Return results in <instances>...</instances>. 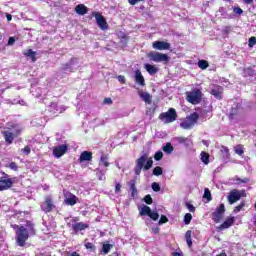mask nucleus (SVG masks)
<instances>
[{
    "mask_svg": "<svg viewBox=\"0 0 256 256\" xmlns=\"http://www.w3.org/2000/svg\"><path fill=\"white\" fill-rule=\"evenodd\" d=\"M41 209L44 213H51V211L55 209V204H53V199H51L50 196L45 198V202L41 205Z\"/></svg>",
    "mask_w": 256,
    "mask_h": 256,
    "instance_id": "12",
    "label": "nucleus"
},
{
    "mask_svg": "<svg viewBox=\"0 0 256 256\" xmlns=\"http://www.w3.org/2000/svg\"><path fill=\"white\" fill-rule=\"evenodd\" d=\"M186 207H187L188 211H190V213H195V206H193V204L187 202Z\"/></svg>",
    "mask_w": 256,
    "mask_h": 256,
    "instance_id": "49",
    "label": "nucleus"
},
{
    "mask_svg": "<svg viewBox=\"0 0 256 256\" xmlns=\"http://www.w3.org/2000/svg\"><path fill=\"white\" fill-rule=\"evenodd\" d=\"M117 79H118V81H119L120 83H125V76L119 75V76L117 77Z\"/></svg>",
    "mask_w": 256,
    "mask_h": 256,
    "instance_id": "59",
    "label": "nucleus"
},
{
    "mask_svg": "<svg viewBox=\"0 0 256 256\" xmlns=\"http://www.w3.org/2000/svg\"><path fill=\"white\" fill-rule=\"evenodd\" d=\"M75 69H76L75 62L73 60H71L70 62H68L62 66L61 73H66V74L73 73V71H75Z\"/></svg>",
    "mask_w": 256,
    "mask_h": 256,
    "instance_id": "18",
    "label": "nucleus"
},
{
    "mask_svg": "<svg viewBox=\"0 0 256 256\" xmlns=\"http://www.w3.org/2000/svg\"><path fill=\"white\" fill-rule=\"evenodd\" d=\"M67 149L68 147L65 144L55 147L53 149L54 157H57V159H59V157H63V155L67 153Z\"/></svg>",
    "mask_w": 256,
    "mask_h": 256,
    "instance_id": "15",
    "label": "nucleus"
},
{
    "mask_svg": "<svg viewBox=\"0 0 256 256\" xmlns=\"http://www.w3.org/2000/svg\"><path fill=\"white\" fill-rule=\"evenodd\" d=\"M235 153L236 155H243V153H245V151L243 150V145H237L235 147Z\"/></svg>",
    "mask_w": 256,
    "mask_h": 256,
    "instance_id": "40",
    "label": "nucleus"
},
{
    "mask_svg": "<svg viewBox=\"0 0 256 256\" xmlns=\"http://www.w3.org/2000/svg\"><path fill=\"white\" fill-rule=\"evenodd\" d=\"M201 161L204 165H209V154L207 152H201Z\"/></svg>",
    "mask_w": 256,
    "mask_h": 256,
    "instance_id": "32",
    "label": "nucleus"
},
{
    "mask_svg": "<svg viewBox=\"0 0 256 256\" xmlns=\"http://www.w3.org/2000/svg\"><path fill=\"white\" fill-rule=\"evenodd\" d=\"M139 96L141 97L142 100L148 103V105H151V94H149L148 92L140 91Z\"/></svg>",
    "mask_w": 256,
    "mask_h": 256,
    "instance_id": "28",
    "label": "nucleus"
},
{
    "mask_svg": "<svg viewBox=\"0 0 256 256\" xmlns=\"http://www.w3.org/2000/svg\"><path fill=\"white\" fill-rule=\"evenodd\" d=\"M223 215H225V204H220L216 211L213 212L212 219L215 223H219L223 219Z\"/></svg>",
    "mask_w": 256,
    "mask_h": 256,
    "instance_id": "9",
    "label": "nucleus"
},
{
    "mask_svg": "<svg viewBox=\"0 0 256 256\" xmlns=\"http://www.w3.org/2000/svg\"><path fill=\"white\" fill-rule=\"evenodd\" d=\"M173 146L171 145V143H167L164 147H163V151L164 153H167L168 155H171V153H173Z\"/></svg>",
    "mask_w": 256,
    "mask_h": 256,
    "instance_id": "33",
    "label": "nucleus"
},
{
    "mask_svg": "<svg viewBox=\"0 0 256 256\" xmlns=\"http://www.w3.org/2000/svg\"><path fill=\"white\" fill-rule=\"evenodd\" d=\"M96 171L99 172V174H98L99 181H105V171L101 170V168H97Z\"/></svg>",
    "mask_w": 256,
    "mask_h": 256,
    "instance_id": "39",
    "label": "nucleus"
},
{
    "mask_svg": "<svg viewBox=\"0 0 256 256\" xmlns=\"http://www.w3.org/2000/svg\"><path fill=\"white\" fill-rule=\"evenodd\" d=\"M111 247H113V245L111 244H103V253L105 255H107L110 251H111Z\"/></svg>",
    "mask_w": 256,
    "mask_h": 256,
    "instance_id": "42",
    "label": "nucleus"
},
{
    "mask_svg": "<svg viewBox=\"0 0 256 256\" xmlns=\"http://www.w3.org/2000/svg\"><path fill=\"white\" fill-rule=\"evenodd\" d=\"M35 234V226L31 222H26L24 226H20L16 230V242L19 247H25V243L27 239L31 237V235Z\"/></svg>",
    "mask_w": 256,
    "mask_h": 256,
    "instance_id": "1",
    "label": "nucleus"
},
{
    "mask_svg": "<svg viewBox=\"0 0 256 256\" xmlns=\"http://www.w3.org/2000/svg\"><path fill=\"white\" fill-rule=\"evenodd\" d=\"M135 183H136L135 179L130 180L128 183V185L130 186V191H132L133 196L137 195V188L135 187Z\"/></svg>",
    "mask_w": 256,
    "mask_h": 256,
    "instance_id": "31",
    "label": "nucleus"
},
{
    "mask_svg": "<svg viewBox=\"0 0 256 256\" xmlns=\"http://www.w3.org/2000/svg\"><path fill=\"white\" fill-rule=\"evenodd\" d=\"M241 199V193H239L237 190H232L228 195V202L230 205H233V203H237Z\"/></svg>",
    "mask_w": 256,
    "mask_h": 256,
    "instance_id": "16",
    "label": "nucleus"
},
{
    "mask_svg": "<svg viewBox=\"0 0 256 256\" xmlns=\"http://www.w3.org/2000/svg\"><path fill=\"white\" fill-rule=\"evenodd\" d=\"M134 79L137 85H140V87H145V78L143 77V74H141L140 70L135 71Z\"/></svg>",
    "mask_w": 256,
    "mask_h": 256,
    "instance_id": "19",
    "label": "nucleus"
},
{
    "mask_svg": "<svg viewBox=\"0 0 256 256\" xmlns=\"http://www.w3.org/2000/svg\"><path fill=\"white\" fill-rule=\"evenodd\" d=\"M89 225L83 222H78L72 224V229L75 231V233H79V231H85V229H88Z\"/></svg>",
    "mask_w": 256,
    "mask_h": 256,
    "instance_id": "20",
    "label": "nucleus"
},
{
    "mask_svg": "<svg viewBox=\"0 0 256 256\" xmlns=\"http://www.w3.org/2000/svg\"><path fill=\"white\" fill-rule=\"evenodd\" d=\"M48 111L51 113V115H57V113H61V111H59V106H57V103L55 102H52L48 106Z\"/></svg>",
    "mask_w": 256,
    "mask_h": 256,
    "instance_id": "26",
    "label": "nucleus"
},
{
    "mask_svg": "<svg viewBox=\"0 0 256 256\" xmlns=\"http://www.w3.org/2000/svg\"><path fill=\"white\" fill-rule=\"evenodd\" d=\"M6 17H7V20H8V21H11V19H12L11 14H7V16H6Z\"/></svg>",
    "mask_w": 256,
    "mask_h": 256,
    "instance_id": "64",
    "label": "nucleus"
},
{
    "mask_svg": "<svg viewBox=\"0 0 256 256\" xmlns=\"http://www.w3.org/2000/svg\"><path fill=\"white\" fill-rule=\"evenodd\" d=\"M160 119L164 123H173L177 119V111L174 108H170L167 112L160 114Z\"/></svg>",
    "mask_w": 256,
    "mask_h": 256,
    "instance_id": "7",
    "label": "nucleus"
},
{
    "mask_svg": "<svg viewBox=\"0 0 256 256\" xmlns=\"http://www.w3.org/2000/svg\"><path fill=\"white\" fill-rule=\"evenodd\" d=\"M104 103L105 105H111V103H113V100H111V98H105Z\"/></svg>",
    "mask_w": 256,
    "mask_h": 256,
    "instance_id": "57",
    "label": "nucleus"
},
{
    "mask_svg": "<svg viewBox=\"0 0 256 256\" xmlns=\"http://www.w3.org/2000/svg\"><path fill=\"white\" fill-rule=\"evenodd\" d=\"M16 178H10L5 172H2V177H0V191H7L11 189L15 183Z\"/></svg>",
    "mask_w": 256,
    "mask_h": 256,
    "instance_id": "4",
    "label": "nucleus"
},
{
    "mask_svg": "<svg viewBox=\"0 0 256 256\" xmlns=\"http://www.w3.org/2000/svg\"><path fill=\"white\" fill-rule=\"evenodd\" d=\"M203 197L207 199V201H211V191H209V188H205Z\"/></svg>",
    "mask_w": 256,
    "mask_h": 256,
    "instance_id": "43",
    "label": "nucleus"
},
{
    "mask_svg": "<svg viewBox=\"0 0 256 256\" xmlns=\"http://www.w3.org/2000/svg\"><path fill=\"white\" fill-rule=\"evenodd\" d=\"M246 5H251L253 0H242Z\"/></svg>",
    "mask_w": 256,
    "mask_h": 256,
    "instance_id": "63",
    "label": "nucleus"
},
{
    "mask_svg": "<svg viewBox=\"0 0 256 256\" xmlns=\"http://www.w3.org/2000/svg\"><path fill=\"white\" fill-rule=\"evenodd\" d=\"M93 153L90 151H83L79 157V162L83 163L84 161H92Z\"/></svg>",
    "mask_w": 256,
    "mask_h": 256,
    "instance_id": "21",
    "label": "nucleus"
},
{
    "mask_svg": "<svg viewBox=\"0 0 256 256\" xmlns=\"http://www.w3.org/2000/svg\"><path fill=\"white\" fill-rule=\"evenodd\" d=\"M26 57H30V59L35 63L37 61V58L35 57L37 55V52L32 51L29 49L26 53H24Z\"/></svg>",
    "mask_w": 256,
    "mask_h": 256,
    "instance_id": "29",
    "label": "nucleus"
},
{
    "mask_svg": "<svg viewBox=\"0 0 256 256\" xmlns=\"http://www.w3.org/2000/svg\"><path fill=\"white\" fill-rule=\"evenodd\" d=\"M248 43H249V47L255 46L256 45V38L255 37L249 38Z\"/></svg>",
    "mask_w": 256,
    "mask_h": 256,
    "instance_id": "51",
    "label": "nucleus"
},
{
    "mask_svg": "<svg viewBox=\"0 0 256 256\" xmlns=\"http://www.w3.org/2000/svg\"><path fill=\"white\" fill-rule=\"evenodd\" d=\"M153 167V160L147 156V154L142 155L136 160V166L134 168L135 175H141V171H149Z\"/></svg>",
    "mask_w": 256,
    "mask_h": 256,
    "instance_id": "2",
    "label": "nucleus"
},
{
    "mask_svg": "<svg viewBox=\"0 0 256 256\" xmlns=\"http://www.w3.org/2000/svg\"><path fill=\"white\" fill-rule=\"evenodd\" d=\"M9 167H10V169H12V171H17V169H18L17 163H15V162H11L9 164Z\"/></svg>",
    "mask_w": 256,
    "mask_h": 256,
    "instance_id": "53",
    "label": "nucleus"
},
{
    "mask_svg": "<svg viewBox=\"0 0 256 256\" xmlns=\"http://www.w3.org/2000/svg\"><path fill=\"white\" fill-rule=\"evenodd\" d=\"M234 223H235L234 217L228 218L226 221H224L220 225L219 229H229V227H231Z\"/></svg>",
    "mask_w": 256,
    "mask_h": 256,
    "instance_id": "23",
    "label": "nucleus"
},
{
    "mask_svg": "<svg viewBox=\"0 0 256 256\" xmlns=\"http://www.w3.org/2000/svg\"><path fill=\"white\" fill-rule=\"evenodd\" d=\"M85 247H86V249H90V250L95 249V246L91 242L85 243Z\"/></svg>",
    "mask_w": 256,
    "mask_h": 256,
    "instance_id": "54",
    "label": "nucleus"
},
{
    "mask_svg": "<svg viewBox=\"0 0 256 256\" xmlns=\"http://www.w3.org/2000/svg\"><path fill=\"white\" fill-rule=\"evenodd\" d=\"M173 141L174 143H178V145H185V147H191L193 145L191 138L175 137Z\"/></svg>",
    "mask_w": 256,
    "mask_h": 256,
    "instance_id": "17",
    "label": "nucleus"
},
{
    "mask_svg": "<svg viewBox=\"0 0 256 256\" xmlns=\"http://www.w3.org/2000/svg\"><path fill=\"white\" fill-rule=\"evenodd\" d=\"M93 16L96 19V23L98 27L102 31H107V29H109V24H107V20H105V17H103V15H101L99 12H95Z\"/></svg>",
    "mask_w": 256,
    "mask_h": 256,
    "instance_id": "8",
    "label": "nucleus"
},
{
    "mask_svg": "<svg viewBox=\"0 0 256 256\" xmlns=\"http://www.w3.org/2000/svg\"><path fill=\"white\" fill-rule=\"evenodd\" d=\"M245 207V202L240 203L238 206L234 208V213H239Z\"/></svg>",
    "mask_w": 256,
    "mask_h": 256,
    "instance_id": "46",
    "label": "nucleus"
},
{
    "mask_svg": "<svg viewBox=\"0 0 256 256\" xmlns=\"http://www.w3.org/2000/svg\"><path fill=\"white\" fill-rule=\"evenodd\" d=\"M152 47L156 49V51H169L171 44L165 41H155L152 43Z\"/></svg>",
    "mask_w": 256,
    "mask_h": 256,
    "instance_id": "10",
    "label": "nucleus"
},
{
    "mask_svg": "<svg viewBox=\"0 0 256 256\" xmlns=\"http://www.w3.org/2000/svg\"><path fill=\"white\" fill-rule=\"evenodd\" d=\"M152 233H154V235H157L159 233V227L152 228Z\"/></svg>",
    "mask_w": 256,
    "mask_h": 256,
    "instance_id": "62",
    "label": "nucleus"
},
{
    "mask_svg": "<svg viewBox=\"0 0 256 256\" xmlns=\"http://www.w3.org/2000/svg\"><path fill=\"white\" fill-rule=\"evenodd\" d=\"M140 1H144V0H128L130 5H137V3H140Z\"/></svg>",
    "mask_w": 256,
    "mask_h": 256,
    "instance_id": "56",
    "label": "nucleus"
},
{
    "mask_svg": "<svg viewBox=\"0 0 256 256\" xmlns=\"http://www.w3.org/2000/svg\"><path fill=\"white\" fill-rule=\"evenodd\" d=\"M151 213V208L149 206H143L141 209H140V215L141 217H145V215H150Z\"/></svg>",
    "mask_w": 256,
    "mask_h": 256,
    "instance_id": "30",
    "label": "nucleus"
},
{
    "mask_svg": "<svg viewBox=\"0 0 256 256\" xmlns=\"http://www.w3.org/2000/svg\"><path fill=\"white\" fill-rule=\"evenodd\" d=\"M148 217L152 219L153 221H157L159 219V213L155 211H150V214H148Z\"/></svg>",
    "mask_w": 256,
    "mask_h": 256,
    "instance_id": "38",
    "label": "nucleus"
},
{
    "mask_svg": "<svg viewBox=\"0 0 256 256\" xmlns=\"http://www.w3.org/2000/svg\"><path fill=\"white\" fill-rule=\"evenodd\" d=\"M154 159L155 161H161L163 159V152L161 151L156 152L154 155Z\"/></svg>",
    "mask_w": 256,
    "mask_h": 256,
    "instance_id": "45",
    "label": "nucleus"
},
{
    "mask_svg": "<svg viewBox=\"0 0 256 256\" xmlns=\"http://www.w3.org/2000/svg\"><path fill=\"white\" fill-rule=\"evenodd\" d=\"M233 11L236 15H243V9L240 7H234Z\"/></svg>",
    "mask_w": 256,
    "mask_h": 256,
    "instance_id": "52",
    "label": "nucleus"
},
{
    "mask_svg": "<svg viewBox=\"0 0 256 256\" xmlns=\"http://www.w3.org/2000/svg\"><path fill=\"white\" fill-rule=\"evenodd\" d=\"M144 201L147 203V205H151V203H153V198H151V195H146L144 197Z\"/></svg>",
    "mask_w": 256,
    "mask_h": 256,
    "instance_id": "50",
    "label": "nucleus"
},
{
    "mask_svg": "<svg viewBox=\"0 0 256 256\" xmlns=\"http://www.w3.org/2000/svg\"><path fill=\"white\" fill-rule=\"evenodd\" d=\"M22 152L25 153L26 155H29V153H31V148L29 146H25L22 149Z\"/></svg>",
    "mask_w": 256,
    "mask_h": 256,
    "instance_id": "55",
    "label": "nucleus"
},
{
    "mask_svg": "<svg viewBox=\"0 0 256 256\" xmlns=\"http://www.w3.org/2000/svg\"><path fill=\"white\" fill-rule=\"evenodd\" d=\"M221 153L223 154V157H225V159H229L230 157V153H229V148L222 146L221 147Z\"/></svg>",
    "mask_w": 256,
    "mask_h": 256,
    "instance_id": "35",
    "label": "nucleus"
},
{
    "mask_svg": "<svg viewBox=\"0 0 256 256\" xmlns=\"http://www.w3.org/2000/svg\"><path fill=\"white\" fill-rule=\"evenodd\" d=\"M148 58L150 61H154L155 63H167V61H169V56L167 54L155 51H151L148 54Z\"/></svg>",
    "mask_w": 256,
    "mask_h": 256,
    "instance_id": "6",
    "label": "nucleus"
},
{
    "mask_svg": "<svg viewBox=\"0 0 256 256\" xmlns=\"http://www.w3.org/2000/svg\"><path fill=\"white\" fill-rule=\"evenodd\" d=\"M172 256H183V252H172Z\"/></svg>",
    "mask_w": 256,
    "mask_h": 256,
    "instance_id": "61",
    "label": "nucleus"
},
{
    "mask_svg": "<svg viewBox=\"0 0 256 256\" xmlns=\"http://www.w3.org/2000/svg\"><path fill=\"white\" fill-rule=\"evenodd\" d=\"M235 180L237 181L238 185H241V183H249V179L247 178L241 179L239 177H235Z\"/></svg>",
    "mask_w": 256,
    "mask_h": 256,
    "instance_id": "48",
    "label": "nucleus"
},
{
    "mask_svg": "<svg viewBox=\"0 0 256 256\" xmlns=\"http://www.w3.org/2000/svg\"><path fill=\"white\" fill-rule=\"evenodd\" d=\"M201 99H203V93H201V90L199 89L186 92V100L192 105H199V103H201Z\"/></svg>",
    "mask_w": 256,
    "mask_h": 256,
    "instance_id": "3",
    "label": "nucleus"
},
{
    "mask_svg": "<svg viewBox=\"0 0 256 256\" xmlns=\"http://www.w3.org/2000/svg\"><path fill=\"white\" fill-rule=\"evenodd\" d=\"M167 221H169V219L167 218V216L165 215H162L159 222H158V225H163L165 223H167Z\"/></svg>",
    "mask_w": 256,
    "mask_h": 256,
    "instance_id": "47",
    "label": "nucleus"
},
{
    "mask_svg": "<svg viewBox=\"0 0 256 256\" xmlns=\"http://www.w3.org/2000/svg\"><path fill=\"white\" fill-rule=\"evenodd\" d=\"M152 189H153V191H155L156 193H159V191H161V186L159 185V183L154 182V183H152Z\"/></svg>",
    "mask_w": 256,
    "mask_h": 256,
    "instance_id": "44",
    "label": "nucleus"
},
{
    "mask_svg": "<svg viewBox=\"0 0 256 256\" xmlns=\"http://www.w3.org/2000/svg\"><path fill=\"white\" fill-rule=\"evenodd\" d=\"M198 67L200 69H207V67H209V62H207L206 60H199Z\"/></svg>",
    "mask_w": 256,
    "mask_h": 256,
    "instance_id": "36",
    "label": "nucleus"
},
{
    "mask_svg": "<svg viewBox=\"0 0 256 256\" xmlns=\"http://www.w3.org/2000/svg\"><path fill=\"white\" fill-rule=\"evenodd\" d=\"M211 95H213L216 99H222V97H223V87L215 86L211 90Z\"/></svg>",
    "mask_w": 256,
    "mask_h": 256,
    "instance_id": "22",
    "label": "nucleus"
},
{
    "mask_svg": "<svg viewBox=\"0 0 256 256\" xmlns=\"http://www.w3.org/2000/svg\"><path fill=\"white\" fill-rule=\"evenodd\" d=\"M64 203L73 207V205L77 204V196L71 192H64Z\"/></svg>",
    "mask_w": 256,
    "mask_h": 256,
    "instance_id": "13",
    "label": "nucleus"
},
{
    "mask_svg": "<svg viewBox=\"0 0 256 256\" xmlns=\"http://www.w3.org/2000/svg\"><path fill=\"white\" fill-rule=\"evenodd\" d=\"M144 69H146V71H147V73H149V75H155L159 71V68H157L151 64H145Z\"/></svg>",
    "mask_w": 256,
    "mask_h": 256,
    "instance_id": "25",
    "label": "nucleus"
},
{
    "mask_svg": "<svg viewBox=\"0 0 256 256\" xmlns=\"http://www.w3.org/2000/svg\"><path fill=\"white\" fill-rule=\"evenodd\" d=\"M15 44V38L14 37H10L8 39V45H14Z\"/></svg>",
    "mask_w": 256,
    "mask_h": 256,
    "instance_id": "58",
    "label": "nucleus"
},
{
    "mask_svg": "<svg viewBox=\"0 0 256 256\" xmlns=\"http://www.w3.org/2000/svg\"><path fill=\"white\" fill-rule=\"evenodd\" d=\"M121 191V184H116V186H115V192L116 193H119Z\"/></svg>",
    "mask_w": 256,
    "mask_h": 256,
    "instance_id": "60",
    "label": "nucleus"
},
{
    "mask_svg": "<svg viewBox=\"0 0 256 256\" xmlns=\"http://www.w3.org/2000/svg\"><path fill=\"white\" fill-rule=\"evenodd\" d=\"M4 129L6 131H9L10 133H16V137H19V135H21V132L23 131V128H21V126L16 123H8L6 127H4Z\"/></svg>",
    "mask_w": 256,
    "mask_h": 256,
    "instance_id": "11",
    "label": "nucleus"
},
{
    "mask_svg": "<svg viewBox=\"0 0 256 256\" xmlns=\"http://www.w3.org/2000/svg\"><path fill=\"white\" fill-rule=\"evenodd\" d=\"M75 11L78 15H87V7L83 4L77 5Z\"/></svg>",
    "mask_w": 256,
    "mask_h": 256,
    "instance_id": "27",
    "label": "nucleus"
},
{
    "mask_svg": "<svg viewBox=\"0 0 256 256\" xmlns=\"http://www.w3.org/2000/svg\"><path fill=\"white\" fill-rule=\"evenodd\" d=\"M153 175H155L156 177H159V175H163V168H161L160 166H157L153 169Z\"/></svg>",
    "mask_w": 256,
    "mask_h": 256,
    "instance_id": "37",
    "label": "nucleus"
},
{
    "mask_svg": "<svg viewBox=\"0 0 256 256\" xmlns=\"http://www.w3.org/2000/svg\"><path fill=\"white\" fill-rule=\"evenodd\" d=\"M198 119L199 114H197V112H194L190 116L186 117V119L182 123H180V127L182 129H191V127H193L195 123H197Z\"/></svg>",
    "mask_w": 256,
    "mask_h": 256,
    "instance_id": "5",
    "label": "nucleus"
},
{
    "mask_svg": "<svg viewBox=\"0 0 256 256\" xmlns=\"http://www.w3.org/2000/svg\"><path fill=\"white\" fill-rule=\"evenodd\" d=\"M191 219H193V216L191 215V213L185 214L184 216L185 225H189V223H191Z\"/></svg>",
    "mask_w": 256,
    "mask_h": 256,
    "instance_id": "41",
    "label": "nucleus"
},
{
    "mask_svg": "<svg viewBox=\"0 0 256 256\" xmlns=\"http://www.w3.org/2000/svg\"><path fill=\"white\" fill-rule=\"evenodd\" d=\"M99 167H109V155L102 154L99 161Z\"/></svg>",
    "mask_w": 256,
    "mask_h": 256,
    "instance_id": "24",
    "label": "nucleus"
},
{
    "mask_svg": "<svg viewBox=\"0 0 256 256\" xmlns=\"http://www.w3.org/2000/svg\"><path fill=\"white\" fill-rule=\"evenodd\" d=\"M4 139H5V142L8 144V145H12L13 144V141L15 139H17V136L15 135L17 132H10L8 130H5V128L1 131Z\"/></svg>",
    "mask_w": 256,
    "mask_h": 256,
    "instance_id": "14",
    "label": "nucleus"
},
{
    "mask_svg": "<svg viewBox=\"0 0 256 256\" xmlns=\"http://www.w3.org/2000/svg\"><path fill=\"white\" fill-rule=\"evenodd\" d=\"M186 242L188 247H191L193 245V241L191 240V231L188 230L185 234Z\"/></svg>",
    "mask_w": 256,
    "mask_h": 256,
    "instance_id": "34",
    "label": "nucleus"
}]
</instances>
